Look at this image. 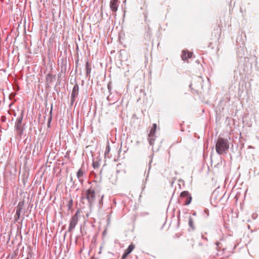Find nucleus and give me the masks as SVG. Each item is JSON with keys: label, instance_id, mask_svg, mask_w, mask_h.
<instances>
[{"label": "nucleus", "instance_id": "nucleus-1", "mask_svg": "<svg viewBox=\"0 0 259 259\" xmlns=\"http://www.w3.org/2000/svg\"><path fill=\"white\" fill-rule=\"evenodd\" d=\"M100 197L99 193L96 191L95 189L92 187L83 191L82 193V198H86L90 206L94 204L97 198Z\"/></svg>", "mask_w": 259, "mask_h": 259}, {"label": "nucleus", "instance_id": "nucleus-2", "mask_svg": "<svg viewBox=\"0 0 259 259\" xmlns=\"http://www.w3.org/2000/svg\"><path fill=\"white\" fill-rule=\"evenodd\" d=\"M229 148V144L227 139H224L219 137L215 145V149L217 152L219 154H222L226 152Z\"/></svg>", "mask_w": 259, "mask_h": 259}, {"label": "nucleus", "instance_id": "nucleus-3", "mask_svg": "<svg viewBox=\"0 0 259 259\" xmlns=\"http://www.w3.org/2000/svg\"><path fill=\"white\" fill-rule=\"evenodd\" d=\"M80 214V210L78 209L72 217L68 228V231L71 232L75 227L78 221V217Z\"/></svg>", "mask_w": 259, "mask_h": 259}, {"label": "nucleus", "instance_id": "nucleus-4", "mask_svg": "<svg viewBox=\"0 0 259 259\" xmlns=\"http://www.w3.org/2000/svg\"><path fill=\"white\" fill-rule=\"evenodd\" d=\"M180 197L184 200V205H189L192 201V197L188 191H183L180 194Z\"/></svg>", "mask_w": 259, "mask_h": 259}, {"label": "nucleus", "instance_id": "nucleus-5", "mask_svg": "<svg viewBox=\"0 0 259 259\" xmlns=\"http://www.w3.org/2000/svg\"><path fill=\"white\" fill-rule=\"evenodd\" d=\"M22 121V117L21 116L17 118L15 123V128L17 131V133L19 135H21L23 131Z\"/></svg>", "mask_w": 259, "mask_h": 259}, {"label": "nucleus", "instance_id": "nucleus-6", "mask_svg": "<svg viewBox=\"0 0 259 259\" xmlns=\"http://www.w3.org/2000/svg\"><path fill=\"white\" fill-rule=\"evenodd\" d=\"M78 91H79V87L77 84H76L74 86L72 92L71 93V104H73V102L75 101V98L77 96L78 94Z\"/></svg>", "mask_w": 259, "mask_h": 259}, {"label": "nucleus", "instance_id": "nucleus-7", "mask_svg": "<svg viewBox=\"0 0 259 259\" xmlns=\"http://www.w3.org/2000/svg\"><path fill=\"white\" fill-rule=\"evenodd\" d=\"M118 7V0H111L110 2V8L112 12H116Z\"/></svg>", "mask_w": 259, "mask_h": 259}, {"label": "nucleus", "instance_id": "nucleus-8", "mask_svg": "<svg viewBox=\"0 0 259 259\" xmlns=\"http://www.w3.org/2000/svg\"><path fill=\"white\" fill-rule=\"evenodd\" d=\"M192 53L189 52L187 51H183V55H182V59L183 60H186L188 58H190L192 56Z\"/></svg>", "mask_w": 259, "mask_h": 259}, {"label": "nucleus", "instance_id": "nucleus-9", "mask_svg": "<svg viewBox=\"0 0 259 259\" xmlns=\"http://www.w3.org/2000/svg\"><path fill=\"white\" fill-rule=\"evenodd\" d=\"M84 174V171L82 170V168L79 169L78 171L77 172V177L78 179L79 180V182H83V177Z\"/></svg>", "mask_w": 259, "mask_h": 259}, {"label": "nucleus", "instance_id": "nucleus-10", "mask_svg": "<svg viewBox=\"0 0 259 259\" xmlns=\"http://www.w3.org/2000/svg\"><path fill=\"white\" fill-rule=\"evenodd\" d=\"M21 207L18 206L17 207L16 214L14 216V219H15V221H17L19 219L20 216V213H21Z\"/></svg>", "mask_w": 259, "mask_h": 259}, {"label": "nucleus", "instance_id": "nucleus-11", "mask_svg": "<svg viewBox=\"0 0 259 259\" xmlns=\"http://www.w3.org/2000/svg\"><path fill=\"white\" fill-rule=\"evenodd\" d=\"M135 245L132 243L131 244L128 248L124 251V253H125L127 255H128L135 248Z\"/></svg>", "mask_w": 259, "mask_h": 259}, {"label": "nucleus", "instance_id": "nucleus-12", "mask_svg": "<svg viewBox=\"0 0 259 259\" xmlns=\"http://www.w3.org/2000/svg\"><path fill=\"white\" fill-rule=\"evenodd\" d=\"M217 33H215V36H218L219 38L221 36L222 33V24H219L217 29Z\"/></svg>", "mask_w": 259, "mask_h": 259}, {"label": "nucleus", "instance_id": "nucleus-13", "mask_svg": "<svg viewBox=\"0 0 259 259\" xmlns=\"http://www.w3.org/2000/svg\"><path fill=\"white\" fill-rule=\"evenodd\" d=\"M155 140V135H152V136H150V135H148V141L150 145L153 146L154 145Z\"/></svg>", "mask_w": 259, "mask_h": 259}, {"label": "nucleus", "instance_id": "nucleus-14", "mask_svg": "<svg viewBox=\"0 0 259 259\" xmlns=\"http://www.w3.org/2000/svg\"><path fill=\"white\" fill-rule=\"evenodd\" d=\"M157 128V125L156 123H154L152 125V127L151 128L150 133L149 134V135H150V136H152V135H155L156 130Z\"/></svg>", "mask_w": 259, "mask_h": 259}, {"label": "nucleus", "instance_id": "nucleus-15", "mask_svg": "<svg viewBox=\"0 0 259 259\" xmlns=\"http://www.w3.org/2000/svg\"><path fill=\"white\" fill-rule=\"evenodd\" d=\"M189 225L192 229H194V222L191 217L189 219Z\"/></svg>", "mask_w": 259, "mask_h": 259}, {"label": "nucleus", "instance_id": "nucleus-16", "mask_svg": "<svg viewBox=\"0 0 259 259\" xmlns=\"http://www.w3.org/2000/svg\"><path fill=\"white\" fill-rule=\"evenodd\" d=\"M67 206H68V207L69 209H70L72 208V206H73V200H72V199L69 200Z\"/></svg>", "mask_w": 259, "mask_h": 259}, {"label": "nucleus", "instance_id": "nucleus-17", "mask_svg": "<svg viewBox=\"0 0 259 259\" xmlns=\"http://www.w3.org/2000/svg\"><path fill=\"white\" fill-rule=\"evenodd\" d=\"M110 146L109 145H108L106 147V151H105V155H106L107 154H108L109 153V152H110Z\"/></svg>", "mask_w": 259, "mask_h": 259}, {"label": "nucleus", "instance_id": "nucleus-18", "mask_svg": "<svg viewBox=\"0 0 259 259\" xmlns=\"http://www.w3.org/2000/svg\"><path fill=\"white\" fill-rule=\"evenodd\" d=\"M127 255H128L124 253L121 259H126Z\"/></svg>", "mask_w": 259, "mask_h": 259}, {"label": "nucleus", "instance_id": "nucleus-19", "mask_svg": "<svg viewBox=\"0 0 259 259\" xmlns=\"http://www.w3.org/2000/svg\"><path fill=\"white\" fill-rule=\"evenodd\" d=\"M93 166L94 167V168L96 167V164H95L94 162L93 163Z\"/></svg>", "mask_w": 259, "mask_h": 259}, {"label": "nucleus", "instance_id": "nucleus-20", "mask_svg": "<svg viewBox=\"0 0 259 259\" xmlns=\"http://www.w3.org/2000/svg\"><path fill=\"white\" fill-rule=\"evenodd\" d=\"M25 259H29V258H28V257H27V258H26Z\"/></svg>", "mask_w": 259, "mask_h": 259}]
</instances>
